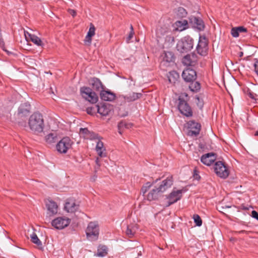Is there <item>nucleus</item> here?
<instances>
[{
	"label": "nucleus",
	"mask_w": 258,
	"mask_h": 258,
	"mask_svg": "<svg viewBox=\"0 0 258 258\" xmlns=\"http://www.w3.org/2000/svg\"><path fill=\"white\" fill-rule=\"evenodd\" d=\"M198 61V56L195 54H187L182 59V62L188 66H195Z\"/></svg>",
	"instance_id": "15"
},
{
	"label": "nucleus",
	"mask_w": 258,
	"mask_h": 258,
	"mask_svg": "<svg viewBox=\"0 0 258 258\" xmlns=\"http://www.w3.org/2000/svg\"><path fill=\"white\" fill-rule=\"evenodd\" d=\"M190 83L189 88L191 91L197 92L200 90L201 89V85L200 83L197 81L195 82V81L190 82Z\"/></svg>",
	"instance_id": "34"
},
{
	"label": "nucleus",
	"mask_w": 258,
	"mask_h": 258,
	"mask_svg": "<svg viewBox=\"0 0 258 258\" xmlns=\"http://www.w3.org/2000/svg\"><path fill=\"white\" fill-rule=\"evenodd\" d=\"M189 22L192 24L193 27L200 31L203 30L205 28L203 21L199 18L194 16L191 17L189 18Z\"/></svg>",
	"instance_id": "20"
},
{
	"label": "nucleus",
	"mask_w": 258,
	"mask_h": 258,
	"mask_svg": "<svg viewBox=\"0 0 258 258\" xmlns=\"http://www.w3.org/2000/svg\"><path fill=\"white\" fill-rule=\"evenodd\" d=\"M30 237L31 240L33 243L36 244L39 248H42V242L38 238L36 233H33V234L30 235Z\"/></svg>",
	"instance_id": "36"
},
{
	"label": "nucleus",
	"mask_w": 258,
	"mask_h": 258,
	"mask_svg": "<svg viewBox=\"0 0 258 258\" xmlns=\"http://www.w3.org/2000/svg\"><path fill=\"white\" fill-rule=\"evenodd\" d=\"M243 55V52H240V56H242Z\"/></svg>",
	"instance_id": "56"
},
{
	"label": "nucleus",
	"mask_w": 258,
	"mask_h": 258,
	"mask_svg": "<svg viewBox=\"0 0 258 258\" xmlns=\"http://www.w3.org/2000/svg\"><path fill=\"white\" fill-rule=\"evenodd\" d=\"M158 180V179H156L155 181H153L152 183H151L150 182H148L144 185L143 186L141 189V191L144 196H145V193L150 188L152 185L157 182Z\"/></svg>",
	"instance_id": "38"
},
{
	"label": "nucleus",
	"mask_w": 258,
	"mask_h": 258,
	"mask_svg": "<svg viewBox=\"0 0 258 258\" xmlns=\"http://www.w3.org/2000/svg\"><path fill=\"white\" fill-rule=\"evenodd\" d=\"M133 126V124L131 123H127L125 121H121L118 124V133L121 135L123 132L124 128H129Z\"/></svg>",
	"instance_id": "31"
},
{
	"label": "nucleus",
	"mask_w": 258,
	"mask_h": 258,
	"mask_svg": "<svg viewBox=\"0 0 258 258\" xmlns=\"http://www.w3.org/2000/svg\"><path fill=\"white\" fill-rule=\"evenodd\" d=\"M168 33H170L169 29L166 26H159L156 31V34L158 42H162V38Z\"/></svg>",
	"instance_id": "14"
},
{
	"label": "nucleus",
	"mask_w": 258,
	"mask_h": 258,
	"mask_svg": "<svg viewBox=\"0 0 258 258\" xmlns=\"http://www.w3.org/2000/svg\"><path fill=\"white\" fill-rule=\"evenodd\" d=\"M78 208L79 205L72 199L68 200L64 205V209L68 213H74L78 209Z\"/></svg>",
	"instance_id": "21"
},
{
	"label": "nucleus",
	"mask_w": 258,
	"mask_h": 258,
	"mask_svg": "<svg viewBox=\"0 0 258 258\" xmlns=\"http://www.w3.org/2000/svg\"><path fill=\"white\" fill-rule=\"evenodd\" d=\"M251 216L258 221V213L255 211H252Z\"/></svg>",
	"instance_id": "48"
},
{
	"label": "nucleus",
	"mask_w": 258,
	"mask_h": 258,
	"mask_svg": "<svg viewBox=\"0 0 258 258\" xmlns=\"http://www.w3.org/2000/svg\"><path fill=\"white\" fill-rule=\"evenodd\" d=\"M112 110V106L107 103H103L100 105H97V112L102 116H106Z\"/></svg>",
	"instance_id": "16"
},
{
	"label": "nucleus",
	"mask_w": 258,
	"mask_h": 258,
	"mask_svg": "<svg viewBox=\"0 0 258 258\" xmlns=\"http://www.w3.org/2000/svg\"><path fill=\"white\" fill-rule=\"evenodd\" d=\"M182 190H173L167 197L168 200L167 207L180 200L182 197Z\"/></svg>",
	"instance_id": "13"
},
{
	"label": "nucleus",
	"mask_w": 258,
	"mask_h": 258,
	"mask_svg": "<svg viewBox=\"0 0 258 258\" xmlns=\"http://www.w3.org/2000/svg\"><path fill=\"white\" fill-rule=\"evenodd\" d=\"M86 139L90 140H97V141L100 139L98 134L91 131H90V134H88Z\"/></svg>",
	"instance_id": "41"
},
{
	"label": "nucleus",
	"mask_w": 258,
	"mask_h": 258,
	"mask_svg": "<svg viewBox=\"0 0 258 258\" xmlns=\"http://www.w3.org/2000/svg\"><path fill=\"white\" fill-rule=\"evenodd\" d=\"M196 100L198 101L197 102V104L198 106L200 108H202L203 106L204 103L203 102L200 100V98L199 97H196Z\"/></svg>",
	"instance_id": "47"
},
{
	"label": "nucleus",
	"mask_w": 258,
	"mask_h": 258,
	"mask_svg": "<svg viewBox=\"0 0 258 258\" xmlns=\"http://www.w3.org/2000/svg\"><path fill=\"white\" fill-rule=\"evenodd\" d=\"M181 10H182V11H185V10H184V9H183V8H182V9H181Z\"/></svg>",
	"instance_id": "58"
},
{
	"label": "nucleus",
	"mask_w": 258,
	"mask_h": 258,
	"mask_svg": "<svg viewBox=\"0 0 258 258\" xmlns=\"http://www.w3.org/2000/svg\"><path fill=\"white\" fill-rule=\"evenodd\" d=\"M142 96V93L133 92L131 94L125 95L124 97V98L128 102H132L140 98Z\"/></svg>",
	"instance_id": "28"
},
{
	"label": "nucleus",
	"mask_w": 258,
	"mask_h": 258,
	"mask_svg": "<svg viewBox=\"0 0 258 258\" xmlns=\"http://www.w3.org/2000/svg\"><path fill=\"white\" fill-rule=\"evenodd\" d=\"M87 238L92 241L98 239L99 234V226L97 221L90 222L86 229Z\"/></svg>",
	"instance_id": "3"
},
{
	"label": "nucleus",
	"mask_w": 258,
	"mask_h": 258,
	"mask_svg": "<svg viewBox=\"0 0 258 258\" xmlns=\"http://www.w3.org/2000/svg\"><path fill=\"white\" fill-rule=\"evenodd\" d=\"M71 222V220L68 217H59L51 222V225L57 229H62L68 226Z\"/></svg>",
	"instance_id": "10"
},
{
	"label": "nucleus",
	"mask_w": 258,
	"mask_h": 258,
	"mask_svg": "<svg viewBox=\"0 0 258 258\" xmlns=\"http://www.w3.org/2000/svg\"><path fill=\"white\" fill-rule=\"evenodd\" d=\"M178 109L180 112L186 117L192 116L193 112L191 108L184 97L180 96L178 97Z\"/></svg>",
	"instance_id": "6"
},
{
	"label": "nucleus",
	"mask_w": 258,
	"mask_h": 258,
	"mask_svg": "<svg viewBox=\"0 0 258 258\" xmlns=\"http://www.w3.org/2000/svg\"><path fill=\"white\" fill-rule=\"evenodd\" d=\"M80 134L84 135L85 138H87L88 134H90V131H89L87 128H81L80 129Z\"/></svg>",
	"instance_id": "43"
},
{
	"label": "nucleus",
	"mask_w": 258,
	"mask_h": 258,
	"mask_svg": "<svg viewBox=\"0 0 258 258\" xmlns=\"http://www.w3.org/2000/svg\"><path fill=\"white\" fill-rule=\"evenodd\" d=\"M216 159V154L214 153H208L203 155L201 158V162L207 166L211 165Z\"/></svg>",
	"instance_id": "17"
},
{
	"label": "nucleus",
	"mask_w": 258,
	"mask_h": 258,
	"mask_svg": "<svg viewBox=\"0 0 258 258\" xmlns=\"http://www.w3.org/2000/svg\"><path fill=\"white\" fill-rule=\"evenodd\" d=\"M237 30L238 31L239 33H243V32H247V30L246 28L243 26H239L236 27Z\"/></svg>",
	"instance_id": "46"
},
{
	"label": "nucleus",
	"mask_w": 258,
	"mask_h": 258,
	"mask_svg": "<svg viewBox=\"0 0 258 258\" xmlns=\"http://www.w3.org/2000/svg\"><path fill=\"white\" fill-rule=\"evenodd\" d=\"M182 77L186 82H190L196 80L197 75L195 70L190 68L184 70L182 73Z\"/></svg>",
	"instance_id": "12"
},
{
	"label": "nucleus",
	"mask_w": 258,
	"mask_h": 258,
	"mask_svg": "<svg viewBox=\"0 0 258 258\" xmlns=\"http://www.w3.org/2000/svg\"><path fill=\"white\" fill-rule=\"evenodd\" d=\"M95 150L100 157H105L107 156L105 147L100 139L97 141Z\"/></svg>",
	"instance_id": "22"
},
{
	"label": "nucleus",
	"mask_w": 258,
	"mask_h": 258,
	"mask_svg": "<svg viewBox=\"0 0 258 258\" xmlns=\"http://www.w3.org/2000/svg\"><path fill=\"white\" fill-rule=\"evenodd\" d=\"M69 12L73 17H74L76 15V12L74 10L69 9Z\"/></svg>",
	"instance_id": "52"
},
{
	"label": "nucleus",
	"mask_w": 258,
	"mask_h": 258,
	"mask_svg": "<svg viewBox=\"0 0 258 258\" xmlns=\"http://www.w3.org/2000/svg\"><path fill=\"white\" fill-rule=\"evenodd\" d=\"M173 184V179L172 176H169L162 181L161 184L159 186V190L162 192L165 191L169 188Z\"/></svg>",
	"instance_id": "23"
},
{
	"label": "nucleus",
	"mask_w": 258,
	"mask_h": 258,
	"mask_svg": "<svg viewBox=\"0 0 258 258\" xmlns=\"http://www.w3.org/2000/svg\"><path fill=\"white\" fill-rule=\"evenodd\" d=\"M107 251L108 249L106 246L100 245L98 247L97 252L95 254V255L98 257H104L107 254Z\"/></svg>",
	"instance_id": "29"
},
{
	"label": "nucleus",
	"mask_w": 258,
	"mask_h": 258,
	"mask_svg": "<svg viewBox=\"0 0 258 258\" xmlns=\"http://www.w3.org/2000/svg\"><path fill=\"white\" fill-rule=\"evenodd\" d=\"M231 35L234 37H237L239 36V32L236 27L232 28L231 31Z\"/></svg>",
	"instance_id": "44"
},
{
	"label": "nucleus",
	"mask_w": 258,
	"mask_h": 258,
	"mask_svg": "<svg viewBox=\"0 0 258 258\" xmlns=\"http://www.w3.org/2000/svg\"><path fill=\"white\" fill-rule=\"evenodd\" d=\"M253 66L254 68V71H255V73L257 74V75L258 76V61H257L255 63H254Z\"/></svg>",
	"instance_id": "51"
},
{
	"label": "nucleus",
	"mask_w": 258,
	"mask_h": 258,
	"mask_svg": "<svg viewBox=\"0 0 258 258\" xmlns=\"http://www.w3.org/2000/svg\"><path fill=\"white\" fill-rule=\"evenodd\" d=\"M46 206L47 210V214L50 216H53L57 213L58 206L54 201L48 200L46 202Z\"/></svg>",
	"instance_id": "18"
},
{
	"label": "nucleus",
	"mask_w": 258,
	"mask_h": 258,
	"mask_svg": "<svg viewBox=\"0 0 258 258\" xmlns=\"http://www.w3.org/2000/svg\"><path fill=\"white\" fill-rule=\"evenodd\" d=\"M167 77L170 83L175 84L179 78V75L176 71H172L169 73Z\"/></svg>",
	"instance_id": "30"
},
{
	"label": "nucleus",
	"mask_w": 258,
	"mask_h": 258,
	"mask_svg": "<svg viewBox=\"0 0 258 258\" xmlns=\"http://www.w3.org/2000/svg\"><path fill=\"white\" fill-rule=\"evenodd\" d=\"M187 124L189 129L187 133L188 136H197L200 134L201 128L200 123L194 120H189Z\"/></svg>",
	"instance_id": "11"
},
{
	"label": "nucleus",
	"mask_w": 258,
	"mask_h": 258,
	"mask_svg": "<svg viewBox=\"0 0 258 258\" xmlns=\"http://www.w3.org/2000/svg\"><path fill=\"white\" fill-rule=\"evenodd\" d=\"M134 32H130L128 37L126 38L127 42H129L130 40L133 37Z\"/></svg>",
	"instance_id": "49"
},
{
	"label": "nucleus",
	"mask_w": 258,
	"mask_h": 258,
	"mask_svg": "<svg viewBox=\"0 0 258 258\" xmlns=\"http://www.w3.org/2000/svg\"><path fill=\"white\" fill-rule=\"evenodd\" d=\"M254 136H258V131H256V132H255Z\"/></svg>",
	"instance_id": "55"
},
{
	"label": "nucleus",
	"mask_w": 258,
	"mask_h": 258,
	"mask_svg": "<svg viewBox=\"0 0 258 258\" xmlns=\"http://www.w3.org/2000/svg\"><path fill=\"white\" fill-rule=\"evenodd\" d=\"M161 192L158 187L153 188L146 196L147 199L150 201L155 200L158 199L160 193Z\"/></svg>",
	"instance_id": "26"
},
{
	"label": "nucleus",
	"mask_w": 258,
	"mask_h": 258,
	"mask_svg": "<svg viewBox=\"0 0 258 258\" xmlns=\"http://www.w3.org/2000/svg\"><path fill=\"white\" fill-rule=\"evenodd\" d=\"M73 144V142L69 137H64L57 144L56 150L60 153H66Z\"/></svg>",
	"instance_id": "7"
},
{
	"label": "nucleus",
	"mask_w": 258,
	"mask_h": 258,
	"mask_svg": "<svg viewBox=\"0 0 258 258\" xmlns=\"http://www.w3.org/2000/svg\"><path fill=\"white\" fill-rule=\"evenodd\" d=\"M45 141L48 144L55 143L57 141V136L53 133H50L45 137Z\"/></svg>",
	"instance_id": "35"
},
{
	"label": "nucleus",
	"mask_w": 258,
	"mask_h": 258,
	"mask_svg": "<svg viewBox=\"0 0 258 258\" xmlns=\"http://www.w3.org/2000/svg\"><path fill=\"white\" fill-rule=\"evenodd\" d=\"M193 219L196 225L198 226H201L202 225V220L200 216L198 214H195L193 216Z\"/></svg>",
	"instance_id": "39"
},
{
	"label": "nucleus",
	"mask_w": 258,
	"mask_h": 258,
	"mask_svg": "<svg viewBox=\"0 0 258 258\" xmlns=\"http://www.w3.org/2000/svg\"><path fill=\"white\" fill-rule=\"evenodd\" d=\"M194 177L197 179H199L200 178V176L198 174L196 168H195L194 170Z\"/></svg>",
	"instance_id": "50"
},
{
	"label": "nucleus",
	"mask_w": 258,
	"mask_h": 258,
	"mask_svg": "<svg viewBox=\"0 0 258 258\" xmlns=\"http://www.w3.org/2000/svg\"><path fill=\"white\" fill-rule=\"evenodd\" d=\"M24 33L26 38H27V36H28L31 41L35 44L39 46H43V43L39 37L35 35L31 34L28 32L25 31Z\"/></svg>",
	"instance_id": "27"
},
{
	"label": "nucleus",
	"mask_w": 258,
	"mask_h": 258,
	"mask_svg": "<svg viewBox=\"0 0 258 258\" xmlns=\"http://www.w3.org/2000/svg\"><path fill=\"white\" fill-rule=\"evenodd\" d=\"M194 46V40L189 36H186L179 40L176 45L178 51L186 53L190 51Z\"/></svg>",
	"instance_id": "4"
},
{
	"label": "nucleus",
	"mask_w": 258,
	"mask_h": 258,
	"mask_svg": "<svg viewBox=\"0 0 258 258\" xmlns=\"http://www.w3.org/2000/svg\"><path fill=\"white\" fill-rule=\"evenodd\" d=\"M100 98L104 101H111L115 98V94L109 91H105L104 89L100 93Z\"/></svg>",
	"instance_id": "24"
},
{
	"label": "nucleus",
	"mask_w": 258,
	"mask_h": 258,
	"mask_svg": "<svg viewBox=\"0 0 258 258\" xmlns=\"http://www.w3.org/2000/svg\"><path fill=\"white\" fill-rule=\"evenodd\" d=\"M131 32H134L133 27L132 25H131Z\"/></svg>",
	"instance_id": "54"
},
{
	"label": "nucleus",
	"mask_w": 258,
	"mask_h": 258,
	"mask_svg": "<svg viewBox=\"0 0 258 258\" xmlns=\"http://www.w3.org/2000/svg\"><path fill=\"white\" fill-rule=\"evenodd\" d=\"M176 25L180 31L185 30L187 28L188 24L186 20L178 21L176 22Z\"/></svg>",
	"instance_id": "37"
},
{
	"label": "nucleus",
	"mask_w": 258,
	"mask_h": 258,
	"mask_svg": "<svg viewBox=\"0 0 258 258\" xmlns=\"http://www.w3.org/2000/svg\"><path fill=\"white\" fill-rule=\"evenodd\" d=\"M164 40V44L169 46L172 44L174 42V38L171 34V33H168L164 38H162V41Z\"/></svg>",
	"instance_id": "32"
},
{
	"label": "nucleus",
	"mask_w": 258,
	"mask_h": 258,
	"mask_svg": "<svg viewBox=\"0 0 258 258\" xmlns=\"http://www.w3.org/2000/svg\"><path fill=\"white\" fill-rule=\"evenodd\" d=\"M86 111L88 114L93 115L97 112V105L87 107Z\"/></svg>",
	"instance_id": "42"
},
{
	"label": "nucleus",
	"mask_w": 258,
	"mask_h": 258,
	"mask_svg": "<svg viewBox=\"0 0 258 258\" xmlns=\"http://www.w3.org/2000/svg\"><path fill=\"white\" fill-rule=\"evenodd\" d=\"M95 27L92 23H90V28L87 33L88 37H93L95 34Z\"/></svg>",
	"instance_id": "40"
},
{
	"label": "nucleus",
	"mask_w": 258,
	"mask_h": 258,
	"mask_svg": "<svg viewBox=\"0 0 258 258\" xmlns=\"http://www.w3.org/2000/svg\"><path fill=\"white\" fill-rule=\"evenodd\" d=\"M138 229V225L136 223H131L127 225L125 230L126 236L129 238L133 237Z\"/></svg>",
	"instance_id": "25"
},
{
	"label": "nucleus",
	"mask_w": 258,
	"mask_h": 258,
	"mask_svg": "<svg viewBox=\"0 0 258 258\" xmlns=\"http://www.w3.org/2000/svg\"><path fill=\"white\" fill-rule=\"evenodd\" d=\"M80 93L85 100L91 103H95L98 100V97L92 89L88 87H83L80 88Z\"/></svg>",
	"instance_id": "5"
},
{
	"label": "nucleus",
	"mask_w": 258,
	"mask_h": 258,
	"mask_svg": "<svg viewBox=\"0 0 258 258\" xmlns=\"http://www.w3.org/2000/svg\"><path fill=\"white\" fill-rule=\"evenodd\" d=\"M174 59V55L172 52L167 51L164 53V56L163 57V59L164 61L168 62H170L173 61Z\"/></svg>",
	"instance_id": "33"
},
{
	"label": "nucleus",
	"mask_w": 258,
	"mask_h": 258,
	"mask_svg": "<svg viewBox=\"0 0 258 258\" xmlns=\"http://www.w3.org/2000/svg\"><path fill=\"white\" fill-rule=\"evenodd\" d=\"M196 50L202 56H206L208 50V40L205 36H200Z\"/></svg>",
	"instance_id": "9"
},
{
	"label": "nucleus",
	"mask_w": 258,
	"mask_h": 258,
	"mask_svg": "<svg viewBox=\"0 0 258 258\" xmlns=\"http://www.w3.org/2000/svg\"><path fill=\"white\" fill-rule=\"evenodd\" d=\"M0 230L3 231V229L2 228L0 227Z\"/></svg>",
	"instance_id": "57"
},
{
	"label": "nucleus",
	"mask_w": 258,
	"mask_h": 258,
	"mask_svg": "<svg viewBox=\"0 0 258 258\" xmlns=\"http://www.w3.org/2000/svg\"><path fill=\"white\" fill-rule=\"evenodd\" d=\"M92 37H88V35H87L84 39V43L87 45H90L92 42Z\"/></svg>",
	"instance_id": "45"
},
{
	"label": "nucleus",
	"mask_w": 258,
	"mask_h": 258,
	"mask_svg": "<svg viewBox=\"0 0 258 258\" xmlns=\"http://www.w3.org/2000/svg\"><path fill=\"white\" fill-rule=\"evenodd\" d=\"M214 171L219 177L223 178H227L229 174L227 167L222 161H217L215 163Z\"/></svg>",
	"instance_id": "8"
},
{
	"label": "nucleus",
	"mask_w": 258,
	"mask_h": 258,
	"mask_svg": "<svg viewBox=\"0 0 258 258\" xmlns=\"http://www.w3.org/2000/svg\"><path fill=\"white\" fill-rule=\"evenodd\" d=\"M31 106L27 102L21 104L18 109L17 120L19 125L22 127L27 125L26 119L30 113Z\"/></svg>",
	"instance_id": "2"
},
{
	"label": "nucleus",
	"mask_w": 258,
	"mask_h": 258,
	"mask_svg": "<svg viewBox=\"0 0 258 258\" xmlns=\"http://www.w3.org/2000/svg\"><path fill=\"white\" fill-rule=\"evenodd\" d=\"M95 162L96 164L98 166V167H100V159L98 157H97L95 160Z\"/></svg>",
	"instance_id": "53"
},
{
	"label": "nucleus",
	"mask_w": 258,
	"mask_h": 258,
	"mask_svg": "<svg viewBox=\"0 0 258 258\" xmlns=\"http://www.w3.org/2000/svg\"><path fill=\"white\" fill-rule=\"evenodd\" d=\"M28 123L30 129L35 133H40L43 131L44 119L42 115L40 113H33L30 116Z\"/></svg>",
	"instance_id": "1"
},
{
	"label": "nucleus",
	"mask_w": 258,
	"mask_h": 258,
	"mask_svg": "<svg viewBox=\"0 0 258 258\" xmlns=\"http://www.w3.org/2000/svg\"><path fill=\"white\" fill-rule=\"evenodd\" d=\"M89 82L92 88L96 91H99L100 93L104 89V86L98 78L95 77L91 78Z\"/></svg>",
	"instance_id": "19"
}]
</instances>
